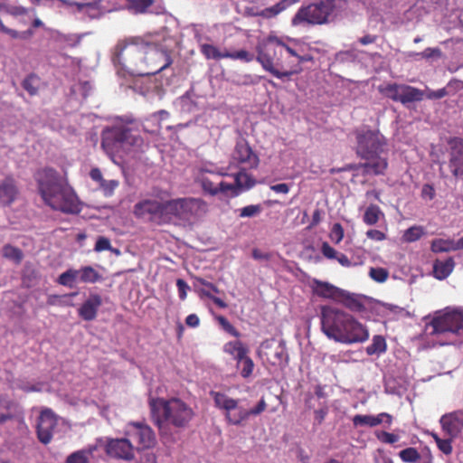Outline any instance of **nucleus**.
Segmentation results:
<instances>
[{
  "instance_id": "bf43d9fd",
  "label": "nucleus",
  "mask_w": 463,
  "mask_h": 463,
  "mask_svg": "<svg viewBox=\"0 0 463 463\" xmlns=\"http://www.w3.org/2000/svg\"><path fill=\"white\" fill-rule=\"evenodd\" d=\"M321 252L326 258L330 260L335 259L338 254V252L327 242H323L321 247Z\"/></svg>"
},
{
  "instance_id": "338daca9",
  "label": "nucleus",
  "mask_w": 463,
  "mask_h": 463,
  "mask_svg": "<svg viewBox=\"0 0 463 463\" xmlns=\"http://www.w3.org/2000/svg\"><path fill=\"white\" fill-rule=\"evenodd\" d=\"M421 194L423 197L432 200L435 197V189L431 184H426L422 187Z\"/></svg>"
},
{
  "instance_id": "9d476101",
  "label": "nucleus",
  "mask_w": 463,
  "mask_h": 463,
  "mask_svg": "<svg viewBox=\"0 0 463 463\" xmlns=\"http://www.w3.org/2000/svg\"><path fill=\"white\" fill-rule=\"evenodd\" d=\"M169 223L174 219L195 222L202 219L208 212V204L201 198H177L168 200Z\"/></svg>"
},
{
  "instance_id": "f257e3e1",
  "label": "nucleus",
  "mask_w": 463,
  "mask_h": 463,
  "mask_svg": "<svg viewBox=\"0 0 463 463\" xmlns=\"http://www.w3.org/2000/svg\"><path fill=\"white\" fill-rule=\"evenodd\" d=\"M33 177L38 193L46 205L64 213L75 214L80 212V201L75 192L55 169H39Z\"/></svg>"
},
{
  "instance_id": "8fccbe9b",
  "label": "nucleus",
  "mask_w": 463,
  "mask_h": 463,
  "mask_svg": "<svg viewBox=\"0 0 463 463\" xmlns=\"http://www.w3.org/2000/svg\"><path fill=\"white\" fill-rule=\"evenodd\" d=\"M66 463H90V461L83 451L77 450L67 457Z\"/></svg>"
},
{
  "instance_id": "c85d7f7f",
  "label": "nucleus",
  "mask_w": 463,
  "mask_h": 463,
  "mask_svg": "<svg viewBox=\"0 0 463 463\" xmlns=\"http://www.w3.org/2000/svg\"><path fill=\"white\" fill-rule=\"evenodd\" d=\"M233 177L240 193L242 190H249L252 188L256 184L253 176L248 174L245 169H241L238 173L233 175Z\"/></svg>"
},
{
  "instance_id": "f8f14e48",
  "label": "nucleus",
  "mask_w": 463,
  "mask_h": 463,
  "mask_svg": "<svg viewBox=\"0 0 463 463\" xmlns=\"http://www.w3.org/2000/svg\"><path fill=\"white\" fill-rule=\"evenodd\" d=\"M142 141L139 136L132 135L130 128L118 126L103 132L101 146L106 152H113L119 147L127 146H139Z\"/></svg>"
},
{
  "instance_id": "13d9d810",
  "label": "nucleus",
  "mask_w": 463,
  "mask_h": 463,
  "mask_svg": "<svg viewBox=\"0 0 463 463\" xmlns=\"http://www.w3.org/2000/svg\"><path fill=\"white\" fill-rule=\"evenodd\" d=\"M378 439L387 444H393L399 440V436L387 431H382L378 436Z\"/></svg>"
},
{
  "instance_id": "dca6fc26",
  "label": "nucleus",
  "mask_w": 463,
  "mask_h": 463,
  "mask_svg": "<svg viewBox=\"0 0 463 463\" xmlns=\"http://www.w3.org/2000/svg\"><path fill=\"white\" fill-rule=\"evenodd\" d=\"M259 356L266 364L273 366H282L288 362L286 346L275 339H266L260 344Z\"/></svg>"
},
{
  "instance_id": "423d86ee",
  "label": "nucleus",
  "mask_w": 463,
  "mask_h": 463,
  "mask_svg": "<svg viewBox=\"0 0 463 463\" xmlns=\"http://www.w3.org/2000/svg\"><path fill=\"white\" fill-rule=\"evenodd\" d=\"M146 52V42L140 37H129L118 42L112 61L116 66L131 76L142 71L140 62Z\"/></svg>"
},
{
  "instance_id": "052dcab7",
  "label": "nucleus",
  "mask_w": 463,
  "mask_h": 463,
  "mask_svg": "<svg viewBox=\"0 0 463 463\" xmlns=\"http://www.w3.org/2000/svg\"><path fill=\"white\" fill-rule=\"evenodd\" d=\"M373 427L380 425L382 422L385 421L388 425H391L392 422V417L389 413L382 412L377 416H373Z\"/></svg>"
},
{
  "instance_id": "7ed1b4c3",
  "label": "nucleus",
  "mask_w": 463,
  "mask_h": 463,
  "mask_svg": "<svg viewBox=\"0 0 463 463\" xmlns=\"http://www.w3.org/2000/svg\"><path fill=\"white\" fill-rule=\"evenodd\" d=\"M283 50L288 55L298 59L299 53L274 34H269L257 47V61L265 71L278 79L290 78L303 70L299 64H293V61H288L284 65L281 61Z\"/></svg>"
},
{
  "instance_id": "2f4dec72",
  "label": "nucleus",
  "mask_w": 463,
  "mask_h": 463,
  "mask_svg": "<svg viewBox=\"0 0 463 463\" xmlns=\"http://www.w3.org/2000/svg\"><path fill=\"white\" fill-rule=\"evenodd\" d=\"M78 271L82 283H96L102 279V276L91 266H84Z\"/></svg>"
},
{
  "instance_id": "6ab92c4d",
  "label": "nucleus",
  "mask_w": 463,
  "mask_h": 463,
  "mask_svg": "<svg viewBox=\"0 0 463 463\" xmlns=\"http://www.w3.org/2000/svg\"><path fill=\"white\" fill-rule=\"evenodd\" d=\"M448 144L449 168L455 178L463 180V138L452 137Z\"/></svg>"
},
{
  "instance_id": "6e6d98bb",
  "label": "nucleus",
  "mask_w": 463,
  "mask_h": 463,
  "mask_svg": "<svg viewBox=\"0 0 463 463\" xmlns=\"http://www.w3.org/2000/svg\"><path fill=\"white\" fill-rule=\"evenodd\" d=\"M0 32L8 34L13 39L26 38L27 36H31L33 34V31L32 30H28V31L24 32V33H19V32H17L15 30H13V29H10V28L6 27L5 25L4 26V28Z\"/></svg>"
},
{
  "instance_id": "ddd939ff",
  "label": "nucleus",
  "mask_w": 463,
  "mask_h": 463,
  "mask_svg": "<svg viewBox=\"0 0 463 463\" xmlns=\"http://www.w3.org/2000/svg\"><path fill=\"white\" fill-rule=\"evenodd\" d=\"M134 214L137 218H147L157 224L169 223L168 200L159 202L155 199H145L134 205Z\"/></svg>"
},
{
  "instance_id": "de8ad7c7",
  "label": "nucleus",
  "mask_w": 463,
  "mask_h": 463,
  "mask_svg": "<svg viewBox=\"0 0 463 463\" xmlns=\"http://www.w3.org/2000/svg\"><path fill=\"white\" fill-rule=\"evenodd\" d=\"M118 185L119 182L118 180H107L105 184H101L100 190L106 197H109L113 195Z\"/></svg>"
},
{
  "instance_id": "aec40b11",
  "label": "nucleus",
  "mask_w": 463,
  "mask_h": 463,
  "mask_svg": "<svg viewBox=\"0 0 463 463\" xmlns=\"http://www.w3.org/2000/svg\"><path fill=\"white\" fill-rule=\"evenodd\" d=\"M232 158L240 164L247 165L250 169L257 168L260 164L259 156L253 152L245 138L237 140L232 153Z\"/></svg>"
},
{
  "instance_id": "f704fd0d",
  "label": "nucleus",
  "mask_w": 463,
  "mask_h": 463,
  "mask_svg": "<svg viewBox=\"0 0 463 463\" xmlns=\"http://www.w3.org/2000/svg\"><path fill=\"white\" fill-rule=\"evenodd\" d=\"M79 276L78 269H69L66 271L62 272L57 279V282L60 285L73 288L76 282V279Z\"/></svg>"
},
{
  "instance_id": "79ce46f5",
  "label": "nucleus",
  "mask_w": 463,
  "mask_h": 463,
  "mask_svg": "<svg viewBox=\"0 0 463 463\" xmlns=\"http://www.w3.org/2000/svg\"><path fill=\"white\" fill-rule=\"evenodd\" d=\"M0 10H4L5 14H8L12 16H23L28 12L27 9L23 6L10 5L5 3L0 4Z\"/></svg>"
},
{
  "instance_id": "5701e85b",
  "label": "nucleus",
  "mask_w": 463,
  "mask_h": 463,
  "mask_svg": "<svg viewBox=\"0 0 463 463\" xmlns=\"http://www.w3.org/2000/svg\"><path fill=\"white\" fill-rule=\"evenodd\" d=\"M439 422L442 430L451 439L458 438L463 430V419L456 412L443 415Z\"/></svg>"
},
{
  "instance_id": "cd10ccee",
  "label": "nucleus",
  "mask_w": 463,
  "mask_h": 463,
  "mask_svg": "<svg viewBox=\"0 0 463 463\" xmlns=\"http://www.w3.org/2000/svg\"><path fill=\"white\" fill-rule=\"evenodd\" d=\"M337 302L342 303L345 307L354 312H362L364 309V305L354 295L343 289Z\"/></svg>"
},
{
  "instance_id": "c9c22d12",
  "label": "nucleus",
  "mask_w": 463,
  "mask_h": 463,
  "mask_svg": "<svg viewBox=\"0 0 463 463\" xmlns=\"http://www.w3.org/2000/svg\"><path fill=\"white\" fill-rule=\"evenodd\" d=\"M39 85H40V78L34 73L28 75L22 82V87L31 96H34L38 93Z\"/></svg>"
},
{
  "instance_id": "9b49d317",
  "label": "nucleus",
  "mask_w": 463,
  "mask_h": 463,
  "mask_svg": "<svg viewBox=\"0 0 463 463\" xmlns=\"http://www.w3.org/2000/svg\"><path fill=\"white\" fill-rule=\"evenodd\" d=\"M171 64L172 59L167 52L158 48L156 44L146 42V52L139 65L142 71L137 72V76L156 75Z\"/></svg>"
},
{
  "instance_id": "f3484780",
  "label": "nucleus",
  "mask_w": 463,
  "mask_h": 463,
  "mask_svg": "<svg viewBox=\"0 0 463 463\" xmlns=\"http://www.w3.org/2000/svg\"><path fill=\"white\" fill-rule=\"evenodd\" d=\"M134 449L132 442L127 436L121 439H108L105 444L107 456L116 459L133 460L135 458Z\"/></svg>"
},
{
  "instance_id": "ea45409f",
  "label": "nucleus",
  "mask_w": 463,
  "mask_h": 463,
  "mask_svg": "<svg viewBox=\"0 0 463 463\" xmlns=\"http://www.w3.org/2000/svg\"><path fill=\"white\" fill-rule=\"evenodd\" d=\"M424 233L425 232L422 226L414 225L404 232L402 239L406 242H413L420 240Z\"/></svg>"
},
{
  "instance_id": "49530a36",
  "label": "nucleus",
  "mask_w": 463,
  "mask_h": 463,
  "mask_svg": "<svg viewBox=\"0 0 463 463\" xmlns=\"http://www.w3.org/2000/svg\"><path fill=\"white\" fill-rule=\"evenodd\" d=\"M217 320L222 327L230 335L235 337H239L241 335L240 332L229 322L226 317L219 316Z\"/></svg>"
},
{
  "instance_id": "bb28decb",
  "label": "nucleus",
  "mask_w": 463,
  "mask_h": 463,
  "mask_svg": "<svg viewBox=\"0 0 463 463\" xmlns=\"http://www.w3.org/2000/svg\"><path fill=\"white\" fill-rule=\"evenodd\" d=\"M298 2L299 0H280L276 5L261 10L258 13V15L264 18H272Z\"/></svg>"
},
{
  "instance_id": "864d4df0",
  "label": "nucleus",
  "mask_w": 463,
  "mask_h": 463,
  "mask_svg": "<svg viewBox=\"0 0 463 463\" xmlns=\"http://www.w3.org/2000/svg\"><path fill=\"white\" fill-rule=\"evenodd\" d=\"M202 187L204 192H207L208 194L212 195H216L219 194V184H214L211 180L208 178H203L202 180Z\"/></svg>"
},
{
  "instance_id": "a211bd4d",
  "label": "nucleus",
  "mask_w": 463,
  "mask_h": 463,
  "mask_svg": "<svg viewBox=\"0 0 463 463\" xmlns=\"http://www.w3.org/2000/svg\"><path fill=\"white\" fill-rule=\"evenodd\" d=\"M58 425V420L51 409H44L42 411L37 425L36 433L40 442L44 445L49 444L53 436V431Z\"/></svg>"
},
{
  "instance_id": "2eb2a0df",
  "label": "nucleus",
  "mask_w": 463,
  "mask_h": 463,
  "mask_svg": "<svg viewBox=\"0 0 463 463\" xmlns=\"http://www.w3.org/2000/svg\"><path fill=\"white\" fill-rule=\"evenodd\" d=\"M125 435L130 441L137 444V450L150 449L156 443L153 430L142 422H129L127 425Z\"/></svg>"
},
{
  "instance_id": "39448f33",
  "label": "nucleus",
  "mask_w": 463,
  "mask_h": 463,
  "mask_svg": "<svg viewBox=\"0 0 463 463\" xmlns=\"http://www.w3.org/2000/svg\"><path fill=\"white\" fill-rule=\"evenodd\" d=\"M149 405L161 436L169 434V426L176 429L186 428L194 416L193 409L179 398L151 399Z\"/></svg>"
},
{
  "instance_id": "603ef678",
  "label": "nucleus",
  "mask_w": 463,
  "mask_h": 463,
  "mask_svg": "<svg viewBox=\"0 0 463 463\" xmlns=\"http://www.w3.org/2000/svg\"><path fill=\"white\" fill-rule=\"evenodd\" d=\"M454 439H451L449 437L448 439H441L438 441L437 447L438 449L443 452L445 455H450L452 453L453 448H452V440Z\"/></svg>"
},
{
  "instance_id": "a878e982",
  "label": "nucleus",
  "mask_w": 463,
  "mask_h": 463,
  "mask_svg": "<svg viewBox=\"0 0 463 463\" xmlns=\"http://www.w3.org/2000/svg\"><path fill=\"white\" fill-rule=\"evenodd\" d=\"M455 266L454 260L448 258L446 260H436L433 264L434 277L439 280L448 278Z\"/></svg>"
},
{
  "instance_id": "a18cd8bd",
  "label": "nucleus",
  "mask_w": 463,
  "mask_h": 463,
  "mask_svg": "<svg viewBox=\"0 0 463 463\" xmlns=\"http://www.w3.org/2000/svg\"><path fill=\"white\" fill-rule=\"evenodd\" d=\"M261 212V207L259 204L247 205L240 210V217H253Z\"/></svg>"
},
{
  "instance_id": "3c124183",
  "label": "nucleus",
  "mask_w": 463,
  "mask_h": 463,
  "mask_svg": "<svg viewBox=\"0 0 463 463\" xmlns=\"http://www.w3.org/2000/svg\"><path fill=\"white\" fill-rule=\"evenodd\" d=\"M344 238V229L340 223H335L330 232V239L339 243Z\"/></svg>"
},
{
  "instance_id": "c756f323",
  "label": "nucleus",
  "mask_w": 463,
  "mask_h": 463,
  "mask_svg": "<svg viewBox=\"0 0 463 463\" xmlns=\"http://www.w3.org/2000/svg\"><path fill=\"white\" fill-rule=\"evenodd\" d=\"M223 351L232 355L238 361L243 358L249 350L241 341L237 340L226 343L223 346Z\"/></svg>"
},
{
  "instance_id": "58836bf2",
  "label": "nucleus",
  "mask_w": 463,
  "mask_h": 463,
  "mask_svg": "<svg viewBox=\"0 0 463 463\" xmlns=\"http://www.w3.org/2000/svg\"><path fill=\"white\" fill-rule=\"evenodd\" d=\"M400 458L405 463H417L421 459L416 448L410 447L399 452Z\"/></svg>"
},
{
  "instance_id": "a19ab883",
  "label": "nucleus",
  "mask_w": 463,
  "mask_h": 463,
  "mask_svg": "<svg viewBox=\"0 0 463 463\" xmlns=\"http://www.w3.org/2000/svg\"><path fill=\"white\" fill-rule=\"evenodd\" d=\"M381 210L375 204L369 205L364 214V222L368 225H373L378 222Z\"/></svg>"
},
{
  "instance_id": "680f3d73",
  "label": "nucleus",
  "mask_w": 463,
  "mask_h": 463,
  "mask_svg": "<svg viewBox=\"0 0 463 463\" xmlns=\"http://www.w3.org/2000/svg\"><path fill=\"white\" fill-rule=\"evenodd\" d=\"M176 287L180 299L184 300L186 298L187 290L190 288L188 284L184 279H178L176 280Z\"/></svg>"
},
{
  "instance_id": "0e129e2a",
  "label": "nucleus",
  "mask_w": 463,
  "mask_h": 463,
  "mask_svg": "<svg viewBox=\"0 0 463 463\" xmlns=\"http://www.w3.org/2000/svg\"><path fill=\"white\" fill-rule=\"evenodd\" d=\"M422 58L430 59L433 57H440L441 51L439 48H426L422 52L419 53Z\"/></svg>"
},
{
  "instance_id": "6e6552de",
  "label": "nucleus",
  "mask_w": 463,
  "mask_h": 463,
  "mask_svg": "<svg viewBox=\"0 0 463 463\" xmlns=\"http://www.w3.org/2000/svg\"><path fill=\"white\" fill-rule=\"evenodd\" d=\"M210 396L213 400L214 406L223 411L226 421L235 426L241 425L250 416L260 415L267 408V403L263 397L255 407L247 410L239 405L240 401L238 399L231 398L223 392L211 391Z\"/></svg>"
},
{
  "instance_id": "473e14b6",
  "label": "nucleus",
  "mask_w": 463,
  "mask_h": 463,
  "mask_svg": "<svg viewBox=\"0 0 463 463\" xmlns=\"http://www.w3.org/2000/svg\"><path fill=\"white\" fill-rule=\"evenodd\" d=\"M200 52L207 60L220 61L225 59V50L222 52L216 46L210 43H202L200 45Z\"/></svg>"
},
{
  "instance_id": "1a4fd4ad",
  "label": "nucleus",
  "mask_w": 463,
  "mask_h": 463,
  "mask_svg": "<svg viewBox=\"0 0 463 463\" xmlns=\"http://www.w3.org/2000/svg\"><path fill=\"white\" fill-rule=\"evenodd\" d=\"M446 334L457 335L463 342V311L446 308L435 312L431 319L426 322V337H439Z\"/></svg>"
},
{
  "instance_id": "4d7b16f0",
  "label": "nucleus",
  "mask_w": 463,
  "mask_h": 463,
  "mask_svg": "<svg viewBox=\"0 0 463 463\" xmlns=\"http://www.w3.org/2000/svg\"><path fill=\"white\" fill-rule=\"evenodd\" d=\"M111 249L110 241L103 236H100L97 239V241L95 243L94 250L96 251H103V250H109Z\"/></svg>"
},
{
  "instance_id": "37998d69",
  "label": "nucleus",
  "mask_w": 463,
  "mask_h": 463,
  "mask_svg": "<svg viewBox=\"0 0 463 463\" xmlns=\"http://www.w3.org/2000/svg\"><path fill=\"white\" fill-rule=\"evenodd\" d=\"M369 276L374 281L378 283H383L387 280L389 277V272L386 269L383 268H371L369 271Z\"/></svg>"
},
{
  "instance_id": "4468645a",
  "label": "nucleus",
  "mask_w": 463,
  "mask_h": 463,
  "mask_svg": "<svg viewBox=\"0 0 463 463\" xmlns=\"http://www.w3.org/2000/svg\"><path fill=\"white\" fill-rule=\"evenodd\" d=\"M379 91L384 97L402 104L420 101L423 99V91L406 84L388 83L381 85Z\"/></svg>"
},
{
  "instance_id": "09e8293b",
  "label": "nucleus",
  "mask_w": 463,
  "mask_h": 463,
  "mask_svg": "<svg viewBox=\"0 0 463 463\" xmlns=\"http://www.w3.org/2000/svg\"><path fill=\"white\" fill-rule=\"evenodd\" d=\"M228 192H230L232 196H237L240 194L236 182L234 184H229L226 182L219 183V193L226 194Z\"/></svg>"
},
{
  "instance_id": "69168bd1",
  "label": "nucleus",
  "mask_w": 463,
  "mask_h": 463,
  "mask_svg": "<svg viewBox=\"0 0 463 463\" xmlns=\"http://www.w3.org/2000/svg\"><path fill=\"white\" fill-rule=\"evenodd\" d=\"M366 236H367V238H369L373 241H381L385 240V238H386L385 234L383 232H381L379 230H374V229L367 231Z\"/></svg>"
},
{
  "instance_id": "20e7f679",
  "label": "nucleus",
  "mask_w": 463,
  "mask_h": 463,
  "mask_svg": "<svg viewBox=\"0 0 463 463\" xmlns=\"http://www.w3.org/2000/svg\"><path fill=\"white\" fill-rule=\"evenodd\" d=\"M356 139V155L367 162L362 165L363 175H383L388 167L387 158L382 157L387 145L386 138L378 129H371L363 126L354 130Z\"/></svg>"
},
{
  "instance_id": "774afa93",
  "label": "nucleus",
  "mask_w": 463,
  "mask_h": 463,
  "mask_svg": "<svg viewBox=\"0 0 463 463\" xmlns=\"http://www.w3.org/2000/svg\"><path fill=\"white\" fill-rule=\"evenodd\" d=\"M138 463H157L156 456L152 452L144 454Z\"/></svg>"
},
{
  "instance_id": "4c0bfd02",
  "label": "nucleus",
  "mask_w": 463,
  "mask_h": 463,
  "mask_svg": "<svg viewBox=\"0 0 463 463\" xmlns=\"http://www.w3.org/2000/svg\"><path fill=\"white\" fill-rule=\"evenodd\" d=\"M224 56L225 59L239 60L246 63L250 62L254 60V54L243 49L234 52L225 50Z\"/></svg>"
},
{
  "instance_id": "393cba45",
  "label": "nucleus",
  "mask_w": 463,
  "mask_h": 463,
  "mask_svg": "<svg viewBox=\"0 0 463 463\" xmlns=\"http://www.w3.org/2000/svg\"><path fill=\"white\" fill-rule=\"evenodd\" d=\"M430 249L435 253L463 250V237L458 241L451 239H435L431 241Z\"/></svg>"
},
{
  "instance_id": "c03bdc74",
  "label": "nucleus",
  "mask_w": 463,
  "mask_h": 463,
  "mask_svg": "<svg viewBox=\"0 0 463 463\" xmlns=\"http://www.w3.org/2000/svg\"><path fill=\"white\" fill-rule=\"evenodd\" d=\"M373 415H361L357 414L353 418V424L354 427L358 426H369L373 427Z\"/></svg>"
},
{
  "instance_id": "412c9836",
  "label": "nucleus",
  "mask_w": 463,
  "mask_h": 463,
  "mask_svg": "<svg viewBox=\"0 0 463 463\" xmlns=\"http://www.w3.org/2000/svg\"><path fill=\"white\" fill-rule=\"evenodd\" d=\"M20 191L16 181L12 176H6L0 183V204L10 206L19 197Z\"/></svg>"
},
{
  "instance_id": "72a5a7b5",
  "label": "nucleus",
  "mask_w": 463,
  "mask_h": 463,
  "mask_svg": "<svg viewBox=\"0 0 463 463\" xmlns=\"http://www.w3.org/2000/svg\"><path fill=\"white\" fill-rule=\"evenodd\" d=\"M387 349L386 341L382 335H374L372 344L366 347V353L369 355L381 354Z\"/></svg>"
},
{
  "instance_id": "7c9ffc66",
  "label": "nucleus",
  "mask_w": 463,
  "mask_h": 463,
  "mask_svg": "<svg viewBox=\"0 0 463 463\" xmlns=\"http://www.w3.org/2000/svg\"><path fill=\"white\" fill-rule=\"evenodd\" d=\"M1 254L4 259L11 260L16 265H19L24 259L23 250L12 244L4 245L1 250Z\"/></svg>"
},
{
  "instance_id": "b1692460",
  "label": "nucleus",
  "mask_w": 463,
  "mask_h": 463,
  "mask_svg": "<svg viewBox=\"0 0 463 463\" xmlns=\"http://www.w3.org/2000/svg\"><path fill=\"white\" fill-rule=\"evenodd\" d=\"M314 284V293L318 297L337 301L342 294L341 288L328 282L315 279Z\"/></svg>"
},
{
  "instance_id": "f03ea898",
  "label": "nucleus",
  "mask_w": 463,
  "mask_h": 463,
  "mask_svg": "<svg viewBox=\"0 0 463 463\" xmlns=\"http://www.w3.org/2000/svg\"><path fill=\"white\" fill-rule=\"evenodd\" d=\"M320 320L322 332L335 342L351 345L365 342L369 338L365 326L338 308L321 307Z\"/></svg>"
},
{
  "instance_id": "e2e57ef3",
  "label": "nucleus",
  "mask_w": 463,
  "mask_h": 463,
  "mask_svg": "<svg viewBox=\"0 0 463 463\" xmlns=\"http://www.w3.org/2000/svg\"><path fill=\"white\" fill-rule=\"evenodd\" d=\"M201 293H202L204 297H206V298H210L211 300H213V302L216 306H218L219 307H221V308H226V307H227V304H226L222 299H221V298H218V297L213 296L210 291H208V290H206V289H202V290H201Z\"/></svg>"
},
{
  "instance_id": "e433bc0d",
  "label": "nucleus",
  "mask_w": 463,
  "mask_h": 463,
  "mask_svg": "<svg viewBox=\"0 0 463 463\" xmlns=\"http://www.w3.org/2000/svg\"><path fill=\"white\" fill-rule=\"evenodd\" d=\"M237 368L240 370L241 376L246 379L252 374L254 363L250 357L245 354L243 358L237 361Z\"/></svg>"
},
{
  "instance_id": "5fc2aeb1",
  "label": "nucleus",
  "mask_w": 463,
  "mask_h": 463,
  "mask_svg": "<svg viewBox=\"0 0 463 463\" xmlns=\"http://www.w3.org/2000/svg\"><path fill=\"white\" fill-rule=\"evenodd\" d=\"M131 3L137 12L144 13L153 5L154 0H132Z\"/></svg>"
},
{
  "instance_id": "4be33fe9",
  "label": "nucleus",
  "mask_w": 463,
  "mask_h": 463,
  "mask_svg": "<svg viewBox=\"0 0 463 463\" xmlns=\"http://www.w3.org/2000/svg\"><path fill=\"white\" fill-rule=\"evenodd\" d=\"M102 298L99 294H90L78 309V315L85 321H92L97 317Z\"/></svg>"
},
{
  "instance_id": "0eeeda50",
  "label": "nucleus",
  "mask_w": 463,
  "mask_h": 463,
  "mask_svg": "<svg viewBox=\"0 0 463 463\" xmlns=\"http://www.w3.org/2000/svg\"><path fill=\"white\" fill-rule=\"evenodd\" d=\"M345 5V0H319L302 6L292 18V24L321 25L328 24L342 11Z\"/></svg>"
}]
</instances>
